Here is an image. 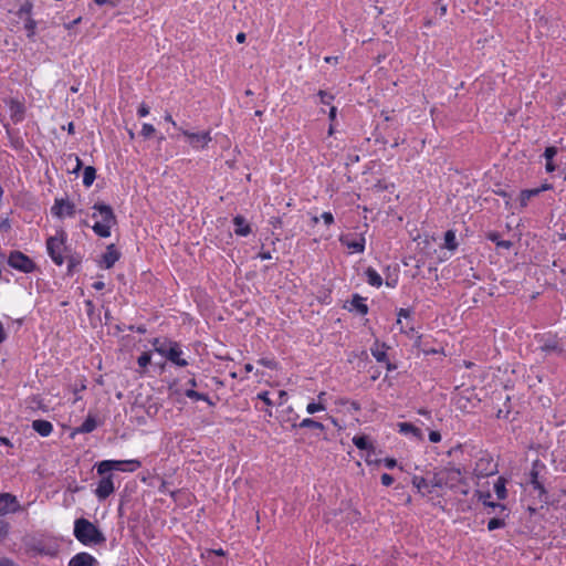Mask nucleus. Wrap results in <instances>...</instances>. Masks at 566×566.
I'll return each instance as SVG.
<instances>
[{"mask_svg": "<svg viewBox=\"0 0 566 566\" xmlns=\"http://www.w3.org/2000/svg\"><path fill=\"white\" fill-rule=\"evenodd\" d=\"M431 483L432 486H447L463 495H467L470 491V486L467 483L462 471L453 467L444 468L436 473Z\"/></svg>", "mask_w": 566, "mask_h": 566, "instance_id": "f257e3e1", "label": "nucleus"}, {"mask_svg": "<svg viewBox=\"0 0 566 566\" xmlns=\"http://www.w3.org/2000/svg\"><path fill=\"white\" fill-rule=\"evenodd\" d=\"M370 353L378 363H386L388 370L395 369V366H392L388 361L387 347L385 344H381L378 340H376L374 345L370 347Z\"/></svg>", "mask_w": 566, "mask_h": 566, "instance_id": "dca6fc26", "label": "nucleus"}, {"mask_svg": "<svg viewBox=\"0 0 566 566\" xmlns=\"http://www.w3.org/2000/svg\"><path fill=\"white\" fill-rule=\"evenodd\" d=\"M256 398L262 400L269 408L275 406L273 399L270 398L269 391H261L256 395Z\"/></svg>", "mask_w": 566, "mask_h": 566, "instance_id": "58836bf2", "label": "nucleus"}, {"mask_svg": "<svg viewBox=\"0 0 566 566\" xmlns=\"http://www.w3.org/2000/svg\"><path fill=\"white\" fill-rule=\"evenodd\" d=\"M380 479L385 486H390L394 483V478L388 473H384Z\"/></svg>", "mask_w": 566, "mask_h": 566, "instance_id": "de8ad7c7", "label": "nucleus"}, {"mask_svg": "<svg viewBox=\"0 0 566 566\" xmlns=\"http://www.w3.org/2000/svg\"><path fill=\"white\" fill-rule=\"evenodd\" d=\"M557 153H558V150L554 146L547 147L544 151V158L546 160L545 170L549 174L554 172L556 170L554 157L557 155Z\"/></svg>", "mask_w": 566, "mask_h": 566, "instance_id": "5701e85b", "label": "nucleus"}, {"mask_svg": "<svg viewBox=\"0 0 566 566\" xmlns=\"http://www.w3.org/2000/svg\"><path fill=\"white\" fill-rule=\"evenodd\" d=\"M67 132H69L70 134H73V133H74V125H73V123H70V124L67 125Z\"/></svg>", "mask_w": 566, "mask_h": 566, "instance_id": "774afa93", "label": "nucleus"}, {"mask_svg": "<svg viewBox=\"0 0 566 566\" xmlns=\"http://www.w3.org/2000/svg\"><path fill=\"white\" fill-rule=\"evenodd\" d=\"M366 281L369 285L375 287H380L382 284V279L380 274L373 268H367L365 271Z\"/></svg>", "mask_w": 566, "mask_h": 566, "instance_id": "bb28decb", "label": "nucleus"}, {"mask_svg": "<svg viewBox=\"0 0 566 566\" xmlns=\"http://www.w3.org/2000/svg\"><path fill=\"white\" fill-rule=\"evenodd\" d=\"M318 95H319L321 102L323 104H326V105L331 104V102L333 99V96L331 94H328L325 91H319Z\"/></svg>", "mask_w": 566, "mask_h": 566, "instance_id": "a18cd8bd", "label": "nucleus"}, {"mask_svg": "<svg viewBox=\"0 0 566 566\" xmlns=\"http://www.w3.org/2000/svg\"><path fill=\"white\" fill-rule=\"evenodd\" d=\"M4 338H6L4 328H3V325L0 323V344L4 340Z\"/></svg>", "mask_w": 566, "mask_h": 566, "instance_id": "e2e57ef3", "label": "nucleus"}, {"mask_svg": "<svg viewBox=\"0 0 566 566\" xmlns=\"http://www.w3.org/2000/svg\"><path fill=\"white\" fill-rule=\"evenodd\" d=\"M287 401V392L285 390L277 391V398L274 400L275 406H282Z\"/></svg>", "mask_w": 566, "mask_h": 566, "instance_id": "a19ab883", "label": "nucleus"}, {"mask_svg": "<svg viewBox=\"0 0 566 566\" xmlns=\"http://www.w3.org/2000/svg\"><path fill=\"white\" fill-rule=\"evenodd\" d=\"M493 490L499 500H505L507 496L506 480L503 476H499L493 484Z\"/></svg>", "mask_w": 566, "mask_h": 566, "instance_id": "a878e982", "label": "nucleus"}, {"mask_svg": "<svg viewBox=\"0 0 566 566\" xmlns=\"http://www.w3.org/2000/svg\"><path fill=\"white\" fill-rule=\"evenodd\" d=\"M553 189V185L552 184H548V182H545L543 184L541 187L538 188H534L535 191H538V195L543 191H547V190H551Z\"/></svg>", "mask_w": 566, "mask_h": 566, "instance_id": "603ef678", "label": "nucleus"}, {"mask_svg": "<svg viewBox=\"0 0 566 566\" xmlns=\"http://www.w3.org/2000/svg\"><path fill=\"white\" fill-rule=\"evenodd\" d=\"M325 61H326L327 63H331V62H333V61H334V62H336V61H337V57H336V56H327V57H325Z\"/></svg>", "mask_w": 566, "mask_h": 566, "instance_id": "69168bd1", "label": "nucleus"}, {"mask_svg": "<svg viewBox=\"0 0 566 566\" xmlns=\"http://www.w3.org/2000/svg\"><path fill=\"white\" fill-rule=\"evenodd\" d=\"M321 219L324 221L326 226H331L334 222V216L331 212H323Z\"/></svg>", "mask_w": 566, "mask_h": 566, "instance_id": "49530a36", "label": "nucleus"}, {"mask_svg": "<svg viewBox=\"0 0 566 566\" xmlns=\"http://www.w3.org/2000/svg\"><path fill=\"white\" fill-rule=\"evenodd\" d=\"M96 428H97V420H96L95 416L90 413L86 417V419L84 420V422L80 427H77L73 430L72 437L80 434V433H90V432L94 431Z\"/></svg>", "mask_w": 566, "mask_h": 566, "instance_id": "aec40b11", "label": "nucleus"}, {"mask_svg": "<svg viewBox=\"0 0 566 566\" xmlns=\"http://www.w3.org/2000/svg\"><path fill=\"white\" fill-rule=\"evenodd\" d=\"M137 114L140 117L147 116L149 114V107L146 104H142L137 109Z\"/></svg>", "mask_w": 566, "mask_h": 566, "instance_id": "8fccbe9b", "label": "nucleus"}, {"mask_svg": "<svg viewBox=\"0 0 566 566\" xmlns=\"http://www.w3.org/2000/svg\"><path fill=\"white\" fill-rule=\"evenodd\" d=\"M397 430L400 434L409 438L412 441H423V433L420 428L410 422L397 423Z\"/></svg>", "mask_w": 566, "mask_h": 566, "instance_id": "4468645a", "label": "nucleus"}, {"mask_svg": "<svg viewBox=\"0 0 566 566\" xmlns=\"http://www.w3.org/2000/svg\"><path fill=\"white\" fill-rule=\"evenodd\" d=\"M151 346L155 353L172 365L177 367H186L189 365V360L179 343L167 338H154Z\"/></svg>", "mask_w": 566, "mask_h": 566, "instance_id": "f03ea898", "label": "nucleus"}, {"mask_svg": "<svg viewBox=\"0 0 566 566\" xmlns=\"http://www.w3.org/2000/svg\"><path fill=\"white\" fill-rule=\"evenodd\" d=\"M150 360H151V355L149 352H146V353H143L138 357L137 363L140 368H146L150 364Z\"/></svg>", "mask_w": 566, "mask_h": 566, "instance_id": "ea45409f", "label": "nucleus"}, {"mask_svg": "<svg viewBox=\"0 0 566 566\" xmlns=\"http://www.w3.org/2000/svg\"><path fill=\"white\" fill-rule=\"evenodd\" d=\"M114 490L115 488L112 476H104L97 484L95 495L99 500H105L114 492Z\"/></svg>", "mask_w": 566, "mask_h": 566, "instance_id": "2eb2a0df", "label": "nucleus"}, {"mask_svg": "<svg viewBox=\"0 0 566 566\" xmlns=\"http://www.w3.org/2000/svg\"><path fill=\"white\" fill-rule=\"evenodd\" d=\"M444 248L450 251H455L458 248L457 237L454 230H448L444 233Z\"/></svg>", "mask_w": 566, "mask_h": 566, "instance_id": "c85d7f7f", "label": "nucleus"}, {"mask_svg": "<svg viewBox=\"0 0 566 566\" xmlns=\"http://www.w3.org/2000/svg\"><path fill=\"white\" fill-rule=\"evenodd\" d=\"M259 258H260L261 260H271V259H272V254H271V252H270V251H261V252L259 253Z\"/></svg>", "mask_w": 566, "mask_h": 566, "instance_id": "864d4df0", "label": "nucleus"}, {"mask_svg": "<svg viewBox=\"0 0 566 566\" xmlns=\"http://www.w3.org/2000/svg\"><path fill=\"white\" fill-rule=\"evenodd\" d=\"M165 120L170 123L176 129L179 130V126L177 125V123L172 119L171 115L170 114H166L165 115Z\"/></svg>", "mask_w": 566, "mask_h": 566, "instance_id": "5fc2aeb1", "label": "nucleus"}, {"mask_svg": "<svg viewBox=\"0 0 566 566\" xmlns=\"http://www.w3.org/2000/svg\"><path fill=\"white\" fill-rule=\"evenodd\" d=\"M179 132L187 139L189 146L195 150L206 148L212 140L210 130L195 133L188 129L179 128Z\"/></svg>", "mask_w": 566, "mask_h": 566, "instance_id": "6e6552de", "label": "nucleus"}, {"mask_svg": "<svg viewBox=\"0 0 566 566\" xmlns=\"http://www.w3.org/2000/svg\"><path fill=\"white\" fill-rule=\"evenodd\" d=\"M74 536L84 545H95L105 541L98 528L85 518H77L74 522Z\"/></svg>", "mask_w": 566, "mask_h": 566, "instance_id": "20e7f679", "label": "nucleus"}, {"mask_svg": "<svg viewBox=\"0 0 566 566\" xmlns=\"http://www.w3.org/2000/svg\"><path fill=\"white\" fill-rule=\"evenodd\" d=\"M4 104L7 105L9 116L14 124L23 120L25 113L23 103L14 98H9L4 99Z\"/></svg>", "mask_w": 566, "mask_h": 566, "instance_id": "ddd939ff", "label": "nucleus"}, {"mask_svg": "<svg viewBox=\"0 0 566 566\" xmlns=\"http://www.w3.org/2000/svg\"><path fill=\"white\" fill-rule=\"evenodd\" d=\"M536 196H538V191H535L534 189L522 190L517 197L520 207L525 208L528 205V201Z\"/></svg>", "mask_w": 566, "mask_h": 566, "instance_id": "cd10ccee", "label": "nucleus"}, {"mask_svg": "<svg viewBox=\"0 0 566 566\" xmlns=\"http://www.w3.org/2000/svg\"><path fill=\"white\" fill-rule=\"evenodd\" d=\"M10 228V222L9 220H3L1 223H0V230H7Z\"/></svg>", "mask_w": 566, "mask_h": 566, "instance_id": "680f3d73", "label": "nucleus"}, {"mask_svg": "<svg viewBox=\"0 0 566 566\" xmlns=\"http://www.w3.org/2000/svg\"><path fill=\"white\" fill-rule=\"evenodd\" d=\"M412 485L421 493H429V483L428 481L422 476H413L412 478Z\"/></svg>", "mask_w": 566, "mask_h": 566, "instance_id": "7c9ffc66", "label": "nucleus"}, {"mask_svg": "<svg viewBox=\"0 0 566 566\" xmlns=\"http://www.w3.org/2000/svg\"><path fill=\"white\" fill-rule=\"evenodd\" d=\"M234 223V232L238 235L245 237L251 232L250 226L247 223L245 219L241 216H237L233 219Z\"/></svg>", "mask_w": 566, "mask_h": 566, "instance_id": "393cba45", "label": "nucleus"}, {"mask_svg": "<svg viewBox=\"0 0 566 566\" xmlns=\"http://www.w3.org/2000/svg\"><path fill=\"white\" fill-rule=\"evenodd\" d=\"M51 212L56 218L63 219L66 217H73L75 214V206L65 199H55Z\"/></svg>", "mask_w": 566, "mask_h": 566, "instance_id": "9b49d317", "label": "nucleus"}, {"mask_svg": "<svg viewBox=\"0 0 566 566\" xmlns=\"http://www.w3.org/2000/svg\"><path fill=\"white\" fill-rule=\"evenodd\" d=\"M339 242L348 249L349 253H363L365 251L366 239L364 234H343L339 237Z\"/></svg>", "mask_w": 566, "mask_h": 566, "instance_id": "1a4fd4ad", "label": "nucleus"}, {"mask_svg": "<svg viewBox=\"0 0 566 566\" xmlns=\"http://www.w3.org/2000/svg\"><path fill=\"white\" fill-rule=\"evenodd\" d=\"M24 28L28 31V36H32L35 30V21L32 19H28L24 23Z\"/></svg>", "mask_w": 566, "mask_h": 566, "instance_id": "79ce46f5", "label": "nucleus"}, {"mask_svg": "<svg viewBox=\"0 0 566 566\" xmlns=\"http://www.w3.org/2000/svg\"><path fill=\"white\" fill-rule=\"evenodd\" d=\"M244 369H245L247 373H251L253 370V366L251 364H247L244 366Z\"/></svg>", "mask_w": 566, "mask_h": 566, "instance_id": "338daca9", "label": "nucleus"}, {"mask_svg": "<svg viewBox=\"0 0 566 566\" xmlns=\"http://www.w3.org/2000/svg\"><path fill=\"white\" fill-rule=\"evenodd\" d=\"M154 133H155V127L151 124H148V123H144L143 124V127H142V130H140V135L145 139L150 138Z\"/></svg>", "mask_w": 566, "mask_h": 566, "instance_id": "4c0bfd02", "label": "nucleus"}, {"mask_svg": "<svg viewBox=\"0 0 566 566\" xmlns=\"http://www.w3.org/2000/svg\"><path fill=\"white\" fill-rule=\"evenodd\" d=\"M74 157L75 166L72 169V172L76 174L82 168V160L77 156H70V158Z\"/></svg>", "mask_w": 566, "mask_h": 566, "instance_id": "3c124183", "label": "nucleus"}, {"mask_svg": "<svg viewBox=\"0 0 566 566\" xmlns=\"http://www.w3.org/2000/svg\"><path fill=\"white\" fill-rule=\"evenodd\" d=\"M93 287L96 290V291H101L105 287V283L103 281H96L93 283Z\"/></svg>", "mask_w": 566, "mask_h": 566, "instance_id": "4d7b16f0", "label": "nucleus"}, {"mask_svg": "<svg viewBox=\"0 0 566 566\" xmlns=\"http://www.w3.org/2000/svg\"><path fill=\"white\" fill-rule=\"evenodd\" d=\"M353 443L360 450L373 449V446L369 443L368 438L366 436H355L353 438Z\"/></svg>", "mask_w": 566, "mask_h": 566, "instance_id": "473e14b6", "label": "nucleus"}, {"mask_svg": "<svg viewBox=\"0 0 566 566\" xmlns=\"http://www.w3.org/2000/svg\"><path fill=\"white\" fill-rule=\"evenodd\" d=\"M8 264L10 268L22 273H31L35 270L36 265L27 254L21 251H12L8 256Z\"/></svg>", "mask_w": 566, "mask_h": 566, "instance_id": "0eeeda50", "label": "nucleus"}, {"mask_svg": "<svg viewBox=\"0 0 566 566\" xmlns=\"http://www.w3.org/2000/svg\"><path fill=\"white\" fill-rule=\"evenodd\" d=\"M96 177V170L92 166H87L84 168L83 171V185L85 187H91L95 180Z\"/></svg>", "mask_w": 566, "mask_h": 566, "instance_id": "c756f323", "label": "nucleus"}, {"mask_svg": "<svg viewBox=\"0 0 566 566\" xmlns=\"http://www.w3.org/2000/svg\"><path fill=\"white\" fill-rule=\"evenodd\" d=\"M119 252L113 244L106 248V251L102 255L101 266L104 269H111L119 259Z\"/></svg>", "mask_w": 566, "mask_h": 566, "instance_id": "a211bd4d", "label": "nucleus"}, {"mask_svg": "<svg viewBox=\"0 0 566 566\" xmlns=\"http://www.w3.org/2000/svg\"><path fill=\"white\" fill-rule=\"evenodd\" d=\"M260 363L269 368H274L275 363L271 359H261Z\"/></svg>", "mask_w": 566, "mask_h": 566, "instance_id": "6e6d98bb", "label": "nucleus"}, {"mask_svg": "<svg viewBox=\"0 0 566 566\" xmlns=\"http://www.w3.org/2000/svg\"><path fill=\"white\" fill-rule=\"evenodd\" d=\"M352 305L355 310H357V312H359L360 314H366L368 312V307L364 301V298L361 297H358L356 296L353 302H352Z\"/></svg>", "mask_w": 566, "mask_h": 566, "instance_id": "c9c22d12", "label": "nucleus"}, {"mask_svg": "<svg viewBox=\"0 0 566 566\" xmlns=\"http://www.w3.org/2000/svg\"><path fill=\"white\" fill-rule=\"evenodd\" d=\"M300 428H311V429H317V430H324V424L319 421H316L312 418H305L300 422Z\"/></svg>", "mask_w": 566, "mask_h": 566, "instance_id": "72a5a7b5", "label": "nucleus"}, {"mask_svg": "<svg viewBox=\"0 0 566 566\" xmlns=\"http://www.w3.org/2000/svg\"><path fill=\"white\" fill-rule=\"evenodd\" d=\"M0 566H15V565L12 560L3 558V559H0Z\"/></svg>", "mask_w": 566, "mask_h": 566, "instance_id": "13d9d810", "label": "nucleus"}, {"mask_svg": "<svg viewBox=\"0 0 566 566\" xmlns=\"http://www.w3.org/2000/svg\"><path fill=\"white\" fill-rule=\"evenodd\" d=\"M92 218L95 220L92 227L94 233L101 238H108L112 233V228L116 223L113 209L105 203H95Z\"/></svg>", "mask_w": 566, "mask_h": 566, "instance_id": "7ed1b4c3", "label": "nucleus"}, {"mask_svg": "<svg viewBox=\"0 0 566 566\" xmlns=\"http://www.w3.org/2000/svg\"><path fill=\"white\" fill-rule=\"evenodd\" d=\"M142 467L137 459L130 460H103L96 465L97 473L104 475L109 471L135 472Z\"/></svg>", "mask_w": 566, "mask_h": 566, "instance_id": "423d86ee", "label": "nucleus"}, {"mask_svg": "<svg viewBox=\"0 0 566 566\" xmlns=\"http://www.w3.org/2000/svg\"><path fill=\"white\" fill-rule=\"evenodd\" d=\"M336 112H337L336 107L332 106L329 109V114H328L331 120H334L336 118Z\"/></svg>", "mask_w": 566, "mask_h": 566, "instance_id": "bf43d9fd", "label": "nucleus"}, {"mask_svg": "<svg viewBox=\"0 0 566 566\" xmlns=\"http://www.w3.org/2000/svg\"><path fill=\"white\" fill-rule=\"evenodd\" d=\"M97 560L88 553H78L73 556L69 566H96Z\"/></svg>", "mask_w": 566, "mask_h": 566, "instance_id": "6ab92c4d", "label": "nucleus"}, {"mask_svg": "<svg viewBox=\"0 0 566 566\" xmlns=\"http://www.w3.org/2000/svg\"><path fill=\"white\" fill-rule=\"evenodd\" d=\"M185 396L188 397L189 399H192V400H196V401L202 400V401L208 402L209 405H212L210 398L207 395L200 394V392H198V391H196L193 389H186L185 390Z\"/></svg>", "mask_w": 566, "mask_h": 566, "instance_id": "2f4dec72", "label": "nucleus"}, {"mask_svg": "<svg viewBox=\"0 0 566 566\" xmlns=\"http://www.w3.org/2000/svg\"><path fill=\"white\" fill-rule=\"evenodd\" d=\"M32 428L41 437H49L52 433V431H53L52 423L50 421H46V420H34L32 422Z\"/></svg>", "mask_w": 566, "mask_h": 566, "instance_id": "4be33fe9", "label": "nucleus"}, {"mask_svg": "<svg viewBox=\"0 0 566 566\" xmlns=\"http://www.w3.org/2000/svg\"><path fill=\"white\" fill-rule=\"evenodd\" d=\"M473 472L478 478L492 475L496 472V464L492 458L483 455L476 461Z\"/></svg>", "mask_w": 566, "mask_h": 566, "instance_id": "9d476101", "label": "nucleus"}, {"mask_svg": "<svg viewBox=\"0 0 566 566\" xmlns=\"http://www.w3.org/2000/svg\"><path fill=\"white\" fill-rule=\"evenodd\" d=\"M384 463V465L387 468V469H394L395 467H397V461L394 459V458H386L384 460H378L377 463Z\"/></svg>", "mask_w": 566, "mask_h": 566, "instance_id": "c03bdc74", "label": "nucleus"}, {"mask_svg": "<svg viewBox=\"0 0 566 566\" xmlns=\"http://www.w3.org/2000/svg\"><path fill=\"white\" fill-rule=\"evenodd\" d=\"M325 396L326 394L324 391L319 392L317 395V401H311L306 406V412L308 415H314L321 411L326 410V402H325Z\"/></svg>", "mask_w": 566, "mask_h": 566, "instance_id": "412c9836", "label": "nucleus"}, {"mask_svg": "<svg viewBox=\"0 0 566 566\" xmlns=\"http://www.w3.org/2000/svg\"><path fill=\"white\" fill-rule=\"evenodd\" d=\"M411 311L408 308H400L398 311L397 325L401 333H410L413 331V325L410 323Z\"/></svg>", "mask_w": 566, "mask_h": 566, "instance_id": "f3484780", "label": "nucleus"}, {"mask_svg": "<svg viewBox=\"0 0 566 566\" xmlns=\"http://www.w3.org/2000/svg\"><path fill=\"white\" fill-rule=\"evenodd\" d=\"M20 511L17 496L10 493H0V515H7Z\"/></svg>", "mask_w": 566, "mask_h": 566, "instance_id": "f8f14e48", "label": "nucleus"}, {"mask_svg": "<svg viewBox=\"0 0 566 566\" xmlns=\"http://www.w3.org/2000/svg\"><path fill=\"white\" fill-rule=\"evenodd\" d=\"M429 440L433 443H438L441 441V434L439 431H430Z\"/></svg>", "mask_w": 566, "mask_h": 566, "instance_id": "09e8293b", "label": "nucleus"}, {"mask_svg": "<svg viewBox=\"0 0 566 566\" xmlns=\"http://www.w3.org/2000/svg\"><path fill=\"white\" fill-rule=\"evenodd\" d=\"M489 239L496 244L497 248L510 249L512 247V242L507 240H500L497 233H490Z\"/></svg>", "mask_w": 566, "mask_h": 566, "instance_id": "f704fd0d", "label": "nucleus"}, {"mask_svg": "<svg viewBox=\"0 0 566 566\" xmlns=\"http://www.w3.org/2000/svg\"><path fill=\"white\" fill-rule=\"evenodd\" d=\"M504 525H505L504 517H494L489 521L488 530L494 531V530L504 527Z\"/></svg>", "mask_w": 566, "mask_h": 566, "instance_id": "e433bc0d", "label": "nucleus"}, {"mask_svg": "<svg viewBox=\"0 0 566 566\" xmlns=\"http://www.w3.org/2000/svg\"><path fill=\"white\" fill-rule=\"evenodd\" d=\"M9 533V524L0 520V541L4 539Z\"/></svg>", "mask_w": 566, "mask_h": 566, "instance_id": "37998d69", "label": "nucleus"}, {"mask_svg": "<svg viewBox=\"0 0 566 566\" xmlns=\"http://www.w3.org/2000/svg\"><path fill=\"white\" fill-rule=\"evenodd\" d=\"M476 494H478L479 500L483 503L484 506L491 507L493 510L497 509V510H500L501 513L505 512V510H506L505 505H503L501 503L492 502L490 493H484V492L478 491Z\"/></svg>", "mask_w": 566, "mask_h": 566, "instance_id": "b1692460", "label": "nucleus"}, {"mask_svg": "<svg viewBox=\"0 0 566 566\" xmlns=\"http://www.w3.org/2000/svg\"><path fill=\"white\" fill-rule=\"evenodd\" d=\"M67 235L65 231L60 230L55 235L50 237L46 240V251L50 255L51 260L59 266H61L65 261V253L67 250L66 247Z\"/></svg>", "mask_w": 566, "mask_h": 566, "instance_id": "39448f33", "label": "nucleus"}, {"mask_svg": "<svg viewBox=\"0 0 566 566\" xmlns=\"http://www.w3.org/2000/svg\"><path fill=\"white\" fill-rule=\"evenodd\" d=\"M188 384L191 387L190 389H193L197 386V381L193 377L188 380Z\"/></svg>", "mask_w": 566, "mask_h": 566, "instance_id": "0e129e2a", "label": "nucleus"}, {"mask_svg": "<svg viewBox=\"0 0 566 566\" xmlns=\"http://www.w3.org/2000/svg\"><path fill=\"white\" fill-rule=\"evenodd\" d=\"M235 40L239 43H243L245 41V34L243 32L238 33Z\"/></svg>", "mask_w": 566, "mask_h": 566, "instance_id": "052dcab7", "label": "nucleus"}]
</instances>
